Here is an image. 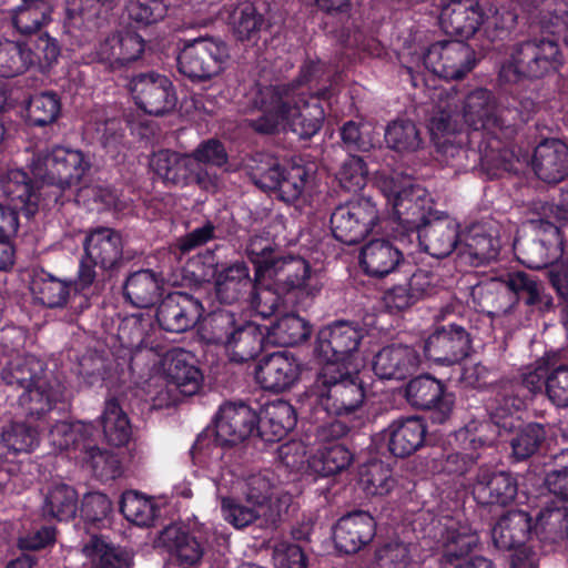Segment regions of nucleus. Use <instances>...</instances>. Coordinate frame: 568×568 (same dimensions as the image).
<instances>
[{"mask_svg": "<svg viewBox=\"0 0 568 568\" xmlns=\"http://www.w3.org/2000/svg\"><path fill=\"white\" fill-rule=\"evenodd\" d=\"M379 220L375 203L361 197L338 205L331 215L334 237L347 245L361 242Z\"/></svg>", "mask_w": 568, "mask_h": 568, "instance_id": "nucleus-10", "label": "nucleus"}, {"mask_svg": "<svg viewBox=\"0 0 568 568\" xmlns=\"http://www.w3.org/2000/svg\"><path fill=\"white\" fill-rule=\"evenodd\" d=\"M479 138H481V133L466 132L442 139L434 144L442 162L457 172L468 171L477 168L480 162Z\"/></svg>", "mask_w": 568, "mask_h": 568, "instance_id": "nucleus-28", "label": "nucleus"}, {"mask_svg": "<svg viewBox=\"0 0 568 568\" xmlns=\"http://www.w3.org/2000/svg\"><path fill=\"white\" fill-rule=\"evenodd\" d=\"M267 342L265 326L239 323L225 349L231 362L242 364L255 358Z\"/></svg>", "mask_w": 568, "mask_h": 568, "instance_id": "nucleus-37", "label": "nucleus"}, {"mask_svg": "<svg viewBox=\"0 0 568 568\" xmlns=\"http://www.w3.org/2000/svg\"><path fill=\"white\" fill-rule=\"evenodd\" d=\"M562 61L555 40L534 39L513 47L509 60L503 65V73L511 81L540 79L557 71Z\"/></svg>", "mask_w": 568, "mask_h": 568, "instance_id": "nucleus-6", "label": "nucleus"}, {"mask_svg": "<svg viewBox=\"0 0 568 568\" xmlns=\"http://www.w3.org/2000/svg\"><path fill=\"white\" fill-rule=\"evenodd\" d=\"M144 50L143 39L130 31L106 37L97 50L98 60L111 70L121 69L138 60Z\"/></svg>", "mask_w": 568, "mask_h": 568, "instance_id": "nucleus-30", "label": "nucleus"}, {"mask_svg": "<svg viewBox=\"0 0 568 568\" xmlns=\"http://www.w3.org/2000/svg\"><path fill=\"white\" fill-rule=\"evenodd\" d=\"M237 324L239 321L234 313L227 310H217L203 320L199 334L204 343L225 348Z\"/></svg>", "mask_w": 568, "mask_h": 568, "instance_id": "nucleus-48", "label": "nucleus"}, {"mask_svg": "<svg viewBox=\"0 0 568 568\" xmlns=\"http://www.w3.org/2000/svg\"><path fill=\"white\" fill-rule=\"evenodd\" d=\"M547 373L539 366L524 373L520 381H501L497 385L495 398L489 406L491 420L507 428L506 419L524 408L526 390L536 394L542 388L546 389Z\"/></svg>", "mask_w": 568, "mask_h": 568, "instance_id": "nucleus-9", "label": "nucleus"}, {"mask_svg": "<svg viewBox=\"0 0 568 568\" xmlns=\"http://www.w3.org/2000/svg\"><path fill=\"white\" fill-rule=\"evenodd\" d=\"M78 509L77 491L64 484L55 485L47 495L43 515L58 520H68L75 516Z\"/></svg>", "mask_w": 568, "mask_h": 568, "instance_id": "nucleus-57", "label": "nucleus"}, {"mask_svg": "<svg viewBox=\"0 0 568 568\" xmlns=\"http://www.w3.org/2000/svg\"><path fill=\"white\" fill-rule=\"evenodd\" d=\"M2 193L27 217H32L42 207L41 192L37 193L28 174L19 169H11L0 175Z\"/></svg>", "mask_w": 568, "mask_h": 568, "instance_id": "nucleus-32", "label": "nucleus"}, {"mask_svg": "<svg viewBox=\"0 0 568 568\" xmlns=\"http://www.w3.org/2000/svg\"><path fill=\"white\" fill-rule=\"evenodd\" d=\"M243 170L258 189L271 191L276 187L284 168L276 156L266 152H255L244 159Z\"/></svg>", "mask_w": 568, "mask_h": 568, "instance_id": "nucleus-45", "label": "nucleus"}, {"mask_svg": "<svg viewBox=\"0 0 568 568\" xmlns=\"http://www.w3.org/2000/svg\"><path fill=\"white\" fill-rule=\"evenodd\" d=\"M160 540L182 566H193L203 557L204 549L201 542L180 526L165 527L161 531Z\"/></svg>", "mask_w": 568, "mask_h": 568, "instance_id": "nucleus-44", "label": "nucleus"}, {"mask_svg": "<svg viewBox=\"0 0 568 568\" xmlns=\"http://www.w3.org/2000/svg\"><path fill=\"white\" fill-rule=\"evenodd\" d=\"M287 498L280 499L278 507H271L262 510L251 505L244 506L237 500L229 497L222 498L221 509L224 519L237 529L245 528L252 524L263 529L275 530L285 520V505Z\"/></svg>", "mask_w": 568, "mask_h": 568, "instance_id": "nucleus-22", "label": "nucleus"}, {"mask_svg": "<svg viewBox=\"0 0 568 568\" xmlns=\"http://www.w3.org/2000/svg\"><path fill=\"white\" fill-rule=\"evenodd\" d=\"M229 51L225 42L214 37H199L184 42L176 57L178 70L192 81H205L217 75Z\"/></svg>", "mask_w": 568, "mask_h": 568, "instance_id": "nucleus-7", "label": "nucleus"}, {"mask_svg": "<svg viewBox=\"0 0 568 568\" xmlns=\"http://www.w3.org/2000/svg\"><path fill=\"white\" fill-rule=\"evenodd\" d=\"M232 27L236 39L252 40L266 27V21L252 3H242L232 14Z\"/></svg>", "mask_w": 568, "mask_h": 568, "instance_id": "nucleus-64", "label": "nucleus"}, {"mask_svg": "<svg viewBox=\"0 0 568 568\" xmlns=\"http://www.w3.org/2000/svg\"><path fill=\"white\" fill-rule=\"evenodd\" d=\"M470 297L476 308L490 315L506 313L510 308L506 281L479 283L471 287Z\"/></svg>", "mask_w": 568, "mask_h": 568, "instance_id": "nucleus-47", "label": "nucleus"}, {"mask_svg": "<svg viewBox=\"0 0 568 568\" xmlns=\"http://www.w3.org/2000/svg\"><path fill=\"white\" fill-rule=\"evenodd\" d=\"M507 112L497 109L495 97L486 89L470 92L463 106V118L474 129L473 133H483L481 130L513 132L515 123L508 120Z\"/></svg>", "mask_w": 568, "mask_h": 568, "instance_id": "nucleus-15", "label": "nucleus"}, {"mask_svg": "<svg viewBox=\"0 0 568 568\" xmlns=\"http://www.w3.org/2000/svg\"><path fill=\"white\" fill-rule=\"evenodd\" d=\"M470 347V332L462 325L449 324L437 327L428 336L424 352L434 362L453 365L467 357Z\"/></svg>", "mask_w": 568, "mask_h": 568, "instance_id": "nucleus-14", "label": "nucleus"}, {"mask_svg": "<svg viewBox=\"0 0 568 568\" xmlns=\"http://www.w3.org/2000/svg\"><path fill=\"white\" fill-rule=\"evenodd\" d=\"M164 372L170 384L174 385L181 394L192 396L197 393L202 382L200 369L187 363L181 356H171L164 362Z\"/></svg>", "mask_w": 568, "mask_h": 568, "instance_id": "nucleus-51", "label": "nucleus"}, {"mask_svg": "<svg viewBox=\"0 0 568 568\" xmlns=\"http://www.w3.org/2000/svg\"><path fill=\"white\" fill-rule=\"evenodd\" d=\"M426 432L422 418L406 417L393 420L384 430L389 453L400 458L410 456L423 446Z\"/></svg>", "mask_w": 568, "mask_h": 568, "instance_id": "nucleus-31", "label": "nucleus"}, {"mask_svg": "<svg viewBox=\"0 0 568 568\" xmlns=\"http://www.w3.org/2000/svg\"><path fill=\"white\" fill-rule=\"evenodd\" d=\"M200 301L184 292H173L162 300L156 310L160 326L172 333L192 328L202 316Z\"/></svg>", "mask_w": 568, "mask_h": 568, "instance_id": "nucleus-20", "label": "nucleus"}, {"mask_svg": "<svg viewBox=\"0 0 568 568\" xmlns=\"http://www.w3.org/2000/svg\"><path fill=\"white\" fill-rule=\"evenodd\" d=\"M123 295L136 307H151L162 295L161 281L151 270L136 271L126 277Z\"/></svg>", "mask_w": 568, "mask_h": 568, "instance_id": "nucleus-41", "label": "nucleus"}, {"mask_svg": "<svg viewBox=\"0 0 568 568\" xmlns=\"http://www.w3.org/2000/svg\"><path fill=\"white\" fill-rule=\"evenodd\" d=\"M130 89L135 103L149 114L163 115L176 105L174 87L165 75L140 73L131 80Z\"/></svg>", "mask_w": 568, "mask_h": 568, "instance_id": "nucleus-13", "label": "nucleus"}, {"mask_svg": "<svg viewBox=\"0 0 568 568\" xmlns=\"http://www.w3.org/2000/svg\"><path fill=\"white\" fill-rule=\"evenodd\" d=\"M252 286L248 268L244 263H235L216 276L215 290L219 300L222 303L232 304L248 287Z\"/></svg>", "mask_w": 568, "mask_h": 568, "instance_id": "nucleus-50", "label": "nucleus"}, {"mask_svg": "<svg viewBox=\"0 0 568 568\" xmlns=\"http://www.w3.org/2000/svg\"><path fill=\"white\" fill-rule=\"evenodd\" d=\"M475 63V51L463 41L433 43L424 54L426 68L447 80L463 79L473 70Z\"/></svg>", "mask_w": 568, "mask_h": 568, "instance_id": "nucleus-12", "label": "nucleus"}, {"mask_svg": "<svg viewBox=\"0 0 568 568\" xmlns=\"http://www.w3.org/2000/svg\"><path fill=\"white\" fill-rule=\"evenodd\" d=\"M84 255L80 261L77 285L91 286L97 280L95 267L111 276L123 265V242L119 232L110 227H95L87 233L83 242Z\"/></svg>", "mask_w": 568, "mask_h": 568, "instance_id": "nucleus-5", "label": "nucleus"}, {"mask_svg": "<svg viewBox=\"0 0 568 568\" xmlns=\"http://www.w3.org/2000/svg\"><path fill=\"white\" fill-rule=\"evenodd\" d=\"M263 276L273 280L274 285L282 292L303 290L314 295L320 291L317 285L308 284L312 280L311 265L301 256H285L280 253Z\"/></svg>", "mask_w": 568, "mask_h": 568, "instance_id": "nucleus-24", "label": "nucleus"}, {"mask_svg": "<svg viewBox=\"0 0 568 568\" xmlns=\"http://www.w3.org/2000/svg\"><path fill=\"white\" fill-rule=\"evenodd\" d=\"M1 375L8 386L22 390L18 404L28 420H44L64 400V385L48 376L42 363L34 357L11 361Z\"/></svg>", "mask_w": 568, "mask_h": 568, "instance_id": "nucleus-1", "label": "nucleus"}, {"mask_svg": "<svg viewBox=\"0 0 568 568\" xmlns=\"http://www.w3.org/2000/svg\"><path fill=\"white\" fill-rule=\"evenodd\" d=\"M506 286L508 296H510V306L518 300H523L525 304L535 306L541 312L549 311L554 306L552 297L544 292L541 283L525 272L510 274Z\"/></svg>", "mask_w": 568, "mask_h": 568, "instance_id": "nucleus-43", "label": "nucleus"}, {"mask_svg": "<svg viewBox=\"0 0 568 568\" xmlns=\"http://www.w3.org/2000/svg\"><path fill=\"white\" fill-rule=\"evenodd\" d=\"M381 189L392 201L394 211L406 230L407 234L400 241L405 237L410 241L412 233L437 212L427 191L409 175L393 172L382 180Z\"/></svg>", "mask_w": 568, "mask_h": 568, "instance_id": "nucleus-4", "label": "nucleus"}, {"mask_svg": "<svg viewBox=\"0 0 568 568\" xmlns=\"http://www.w3.org/2000/svg\"><path fill=\"white\" fill-rule=\"evenodd\" d=\"M556 467L546 473L544 485L557 499L537 516L538 525L558 535H568V449L555 456Z\"/></svg>", "mask_w": 568, "mask_h": 568, "instance_id": "nucleus-11", "label": "nucleus"}, {"mask_svg": "<svg viewBox=\"0 0 568 568\" xmlns=\"http://www.w3.org/2000/svg\"><path fill=\"white\" fill-rule=\"evenodd\" d=\"M419 363V354L414 347L393 344L374 356L373 369L383 379H404L418 368Z\"/></svg>", "mask_w": 568, "mask_h": 568, "instance_id": "nucleus-29", "label": "nucleus"}, {"mask_svg": "<svg viewBox=\"0 0 568 568\" xmlns=\"http://www.w3.org/2000/svg\"><path fill=\"white\" fill-rule=\"evenodd\" d=\"M547 437L545 426L529 423L520 428L510 440L511 456L516 460H526L536 455Z\"/></svg>", "mask_w": 568, "mask_h": 568, "instance_id": "nucleus-58", "label": "nucleus"}, {"mask_svg": "<svg viewBox=\"0 0 568 568\" xmlns=\"http://www.w3.org/2000/svg\"><path fill=\"white\" fill-rule=\"evenodd\" d=\"M101 425L110 445L121 447L129 443L132 435L130 420L115 398L105 402Z\"/></svg>", "mask_w": 568, "mask_h": 568, "instance_id": "nucleus-52", "label": "nucleus"}, {"mask_svg": "<svg viewBox=\"0 0 568 568\" xmlns=\"http://www.w3.org/2000/svg\"><path fill=\"white\" fill-rule=\"evenodd\" d=\"M414 235L429 255L444 258L458 245V224L447 214L436 212L418 226Z\"/></svg>", "mask_w": 568, "mask_h": 568, "instance_id": "nucleus-18", "label": "nucleus"}, {"mask_svg": "<svg viewBox=\"0 0 568 568\" xmlns=\"http://www.w3.org/2000/svg\"><path fill=\"white\" fill-rule=\"evenodd\" d=\"M438 542L443 550L439 564L444 568L473 551L479 542V537L476 530L466 525H450L440 529Z\"/></svg>", "mask_w": 568, "mask_h": 568, "instance_id": "nucleus-39", "label": "nucleus"}, {"mask_svg": "<svg viewBox=\"0 0 568 568\" xmlns=\"http://www.w3.org/2000/svg\"><path fill=\"white\" fill-rule=\"evenodd\" d=\"M376 531L373 516L364 510H356L343 516L334 529L336 547L345 554H355L367 545Z\"/></svg>", "mask_w": 568, "mask_h": 568, "instance_id": "nucleus-26", "label": "nucleus"}, {"mask_svg": "<svg viewBox=\"0 0 568 568\" xmlns=\"http://www.w3.org/2000/svg\"><path fill=\"white\" fill-rule=\"evenodd\" d=\"M29 288L33 300L49 308L64 306L70 295V284L43 268L33 270Z\"/></svg>", "mask_w": 568, "mask_h": 568, "instance_id": "nucleus-42", "label": "nucleus"}, {"mask_svg": "<svg viewBox=\"0 0 568 568\" xmlns=\"http://www.w3.org/2000/svg\"><path fill=\"white\" fill-rule=\"evenodd\" d=\"M90 168V161L79 150L55 146L34 154L30 170L34 179L43 184L42 209L60 210L64 203V192L78 186Z\"/></svg>", "mask_w": 568, "mask_h": 568, "instance_id": "nucleus-2", "label": "nucleus"}, {"mask_svg": "<svg viewBox=\"0 0 568 568\" xmlns=\"http://www.w3.org/2000/svg\"><path fill=\"white\" fill-rule=\"evenodd\" d=\"M386 145L398 153H412L422 148L420 131L409 119H396L385 129Z\"/></svg>", "mask_w": 568, "mask_h": 568, "instance_id": "nucleus-53", "label": "nucleus"}, {"mask_svg": "<svg viewBox=\"0 0 568 568\" xmlns=\"http://www.w3.org/2000/svg\"><path fill=\"white\" fill-rule=\"evenodd\" d=\"M483 9L475 0H449L442 7L439 26L448 36L469 38L480 26Z\"/></svg>", "mask_w": 568, "mask_h": 568, "instance_id": "nucleus-27", "label": "nucleus"}, {"mask_svg": "<svg viewBox=\"0 0 568 568\" xmlns=\"http://www.w3.org/2000/svg\"><path fill=\"white\" fill-rule=\"evenodd\" d=\"M300 365L286 352L264 356L255 368V379L265 390L273 393L291 388L300 377Z\"/></svg>", "mask_w": 568, "mask_h": 568, "instance_id": "nucleus-23", "label": "nucleus"}, {"mask_svg": "<svg viewBox=\"0 0 568 568\" xmlns=\"http://www.w3.org/2000/svg\"><path fill=\"white\" fill-rule=\"evenodd\" d=\"M93 426L83 422L57 423L49 433L50 443L59 450L74 448L80 450L82 443L93 434Z\"/></svg>", "mask_w": 568, "mask_h": 568, "instance_id": "nucleus-56", "label": "nucleus"}, {"mask_svg": "<svg viewBox=\"0 0 568 568\" xmlns=\"http://www.w3.org/2000/svg\"><path fill=\"white\" fill-rule=\"evenodd\" d=\"M405 397L407 402L420 409H432V418L436 423H444L453 410V396L446 394L442 382L428 375L413 378L406 385Z\"/></svg>", "mask_w": 568, "mask_h": 568, "instance_id": "nucleus-19", "label": "nucleus"}, {"mask_svg": "<svg viewBox=\"0 0 568 568\" xmlns=\"http://www.w3.org/2000/svg\"><path fill=\"white\" fill-rule=\"evenodd\" d=\"M478 151H480V162L478 165L487 172L497 174L504 172H518L519 161L511 151L499 148V141L496 139L486 140L484 133L478 141Z\"/></svg>", "mask_w": 568, "mask_h": 568, "instance_id": "nucleus-54", "label": "nucleus"}, {"mask_svg": "<svg viewBox=\"0 0 568 568\" xmlns=\"http://www.w3.org/2000/svg\"><path fill=\"white\" fill-rule=\"evenodd\" d=\"M89 559V568H131L133 555L124 548L106 542L103 538L91 535L81 548Z\"/></svg>", "mask_w": 568, "mask_h": 568, "instance_id": "nucleus-40", "label": "nucleus"}, {"mask_svg": "<svg viewBox=\"0 0 568 568\" xmlns=\"http://www.w3.org/2000/svg\"><path fill=\"white\" fill-rule=\"evenodd\" d=\"M517 16L507 7L489 6L483 11L480 26L484 36L490 41L503 40L516 26Z\"/></svg>", "mask_w": 568, "mask_h": 568, "instance_id": "nucleus-60", "label": "nucleus"}, {"mask_svg": "<svg viewBox=\"0 0 568 568\" xmlns=\"http://www.w3.org/2000/svg\"><path fill=\"white\" fill-rule=\"evenodd\" d=\"M404 262L402 251L387 240L368 242L361 252V263L365 272L374 277H384Z\"/></svg>", "mask_w": 568, "mask_h": 568, "instance_id": "nucleus-36", "label": "nucleus"}, {"mask_svg": "<svg viewBox=\"0 0 568 568\" xmlns=\"http://www.w3.org/2000/svg\"><path fill=\"white\" fill-rule=\"evenodd\" d=\"M362 338L361 328L347 322H336L320 329L315 352L325 363L344 364L358 349Z\"/></svg>", "mask_w": 568, "mask_h": 568, "instance_id": "nucleus-16", "label": "nucleus"}, {"mask_svg": "<svg viewBox=\"0 0 568 568\" xmlns=\"http://www.w3.org/2000/svg\"><path fill=\"white\" fill-rule=\"evenodd\" d=\"M459 255L470 266H481L495 261L499 254L500 243L481 225L471 226L459 242Z\"/></svg>", "mask_w": 568, "mask_h": 568, "instance_id": "nucleus-34", "label": "nucleus"}, {"mask_svg": "<svg viewBox=\"0 0 568 568\" xmlns=\"http://www.w3.org/2000/svg\"><path fill=\"white\" fill-rule=\"evenodd\" d=\"M531 165L539 180L558 184L568 176V145L559 139H546L534 151Z\"/></svg>", "mask_w": 568, "mask_h": 568, "instance_id": "nucleus-25", "label": "nucleus"}, {"mask_svg": "<svg viewBox=\"0 0 568 568\" xmlns=\"http://www.w3.org/2000/svg\"><path fill=\"white\" fill-rule=\"evenodd\" d=\"M312 394L323 408L333 415L355 413L365 399L362 382L345 364L325 363L311 386Z\"/></svg>", "mask_w": 568, "mask_h": 568, "instance_id": "nucleus-3", "label": "nucleus"}, {"mask_svg": "<svg viewBox=\"0 0 568 568\" xmlns=\"http://www.w3.org/2000/svg\"><path fill=\"white\" fill-rule=\"evenodd\" d=\"M459 115L455 105L448 100L440 101L434 109L429 119V132L434 143L442 139L455 136V134L466 133L460 129Z\"/></svg>", "mask_w": 568, "mask_h": 568, "instance_id": "nucleus-61", "label": "nucleus"}, {"mask_svg": "<svg viewBox=\"0 0 568 568\" xmlns=\"http://www.w3.org/2000/svg\"><path fill=\"white\" fill-rule=\"evenodd\" d=\"M540 527L538 521L532 526V518L524 510H510L499 518L491 529L494 545L501 550H510L524 546L534 529ZM541 528H544L541 526Z\"/></svg>", "mask_w": 568, "mask_h": 568, "instance_id": "nucleus-33", "label": "nucleus"}, {"mask_svg": "<svg viewBox=\"0 0 568 568\" xmlns=\"http://www.w3.org/2000/svg\"><path fill=\"white\" fill-rule=\"evenodd\" d=\"M267 342L278 346H294L306 341L311 335L308 323L295 315L286 314L271 326H265Z\"/></svg>", "mask_w": 568, "mask_h": 568, "instance_id": "nucleus-46", "label": "nucleus"}, {"mask_svg": "<svg viewBox=\"0 0 568 568\" xmlns=\"http://www.w3.org/2000/svg\"><path fill=\"white\" fill-rule=\"evenodd\" d=\"M296 420L294 407L282 399L266 404L261 417L264 432L270 433L274 440L282 439L294 429Z\"/></svg>", "mask_w": 568, "mask_h": 568, "instance_id": "nucleus-49", "label": "nucleus"}, {"mask_svg": "<svg viewBox=\"0 0 568 568\" xmlns=\"http://www.w3.org/2000/svg\"><path fill=\"white\" fill-rule=\"evenodd\" d=\"M60 112V98L52 91L37 93L29 99L27 116L29 123L32 125H49L55 122Z\"/></svg>", "mask_w": 568, "mask_h": 568, "instance_id": "nucleus-59", "label": "nucleus"}, {"mask_svg": "<svg viewBox=\"0 0 568 568\" xmlns=\"http://www.w3.org/2000/svg\"><path fill=\"white\" fill-rule=\"evenodd\" d=\"M32 64V49L27 43L0 40V77L19 75Z\"/></svg>", "mask_w": 568, "mask_h": 568, "instance_id": "nucleus-55", "label": "nucleus"}, {"mask_svg": "<svg viewBox=\"0 0 568 568\" xmlns=\"http://www.w3.org/2000/svg\"><path fill=\"white\" fill-rule=\"evenodd\" d=\"M1 442L12 453H29L39 443L38 429L26 422H11L3 426Z\"/></svg>", "mask_w": 568, "mask_h": 568, "instance_id": "nucleus-63", "label": "nucleus"}, {"mask_svg": "<svg viewBox=\"0 0 568 568\" xmlns=\"http://www.w3.org/2000/svg\"><path fill=\"white\" fill-rule=\"evenodd\" d=\"M534 233L517 237L514 251L517 258L529 268L540 270L551 265L562 253L560 226L547 216L530 220Z\"/></svg>", "mask_w": 568, "mask_h": 568, "instance_id": "nucleus-8", "label": "nucleus"}, {"mask_svg": "<svg viewBox=\"0 0 568 568\" xmlns=\"http://www.w3.org/2000/svg\"><path fill=\"white\" fill-rule=\"evenodd\" d=\"M120 510L129 521L143 527L152 525L158 509L152 499L129 490L121 497Z\"/></svg>", "mask_w": 568, "mask_h": 568, "instance_id": "nucleus-62", "label": "nucleus"}, {"mask_svg": "<svg viewBox=\"0 0 568 568\" xmlns=\"http://www.w3.org/2000/svg\"><path fill=\"white\" fill-rule=\"evenodd\" d=\"M257 415L247 405L227 403L221 406L215 419V438L222 446H233L251 436Z\"/></svg>", "mask_w": 568, "mask_h": 568, "instance_id": "nucleus-21", "label": "nucleus"}, {"mask_svg": "<svg viewBox=\"0 0 568 568\" xmlns=\"http://www.w3.org/2000/svg\"><path fill=\"white\" fill-rule=\"evenodd\" d=\"M470 487L475 501L480 506L505 507L515 500L518 491L517 480L510 473L487 467L478 469Z\"/></svg>", "mask_w": 568, "mask_h": 568, "instance_id": "nucleus-17", "label": "nucleus"}, {"mask_svg": "<svg viewBox=\"0 0 568 568\" xmlns=\"http://www.w3.org/2000/svg\"><path fill=\"white\" fill-rule=\"evenodd\" d=\"M150 165L166 185H189L190 172L193 170L191 154L162 149L152 154Z\"/></svg>", "mask_w": 568, "mask_h": 568, "instance_id": "nucleus-38", "label": "nucleus"}, {"mask_svg": "<svg viewBox=\"0 0 568 568\" xmlns=\"http://www.w3.org/2000/svg\"><path fill=\"white\" fill-rule=\"evenodd\" d=\"M242 493L250 505L262 510L271 507H278L280 499L287 498L285 516L292 504V496L286 493H277L275 477L268 470L248 474L243 478Z\"/></svg>", "mask_w": 568, "mask_h": 568, "instance_id": "nucleus-35", "label": "nucleus"}]
</instances>
